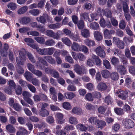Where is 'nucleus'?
I'll return each instance as SVG.
<instances>
[{
    "label": "nucleus",
    "instance_id": "a211bd4d",
    "mask_svg": "<svg viewBox=\"0 0 135 135\" xmlns=\"http://www.w3.org/2000/svg\"><path fill=\"white\" fill-rule=\"evenodd\" d=\"M98 120L96 117H92L89 118L88 121L92 125H96V123Z\"/></svg>",
    "mask_w": 135,
    "mask_h": 135
},
{
    "label": "nucleus",
    "instance_id": "0e129e2a",
    "mask_svg": "<svg viewBox=\"0 0 135 135\" xmlns=\"http://www.w3.org/2000/svg\"><path fill=\"white\" fill-rule=\"evenodd\" d=\"M106 21H105L104 18L102 17L99 22L100 26L102 27H106L105 24H106Z\"/></svg>",
    "mask_w": 135,
    "mask_h": 135
},
{
    "label": "nucleus",
    "instance_id": "4468645a",
    "mask_svg": "<svg viewBox=\"0 0 135 135\" xmlns=\"http://www.w3.org/2000/svg\"><path fill=\"white\" fill-rule=\"evenodd\" d=\"M72 112L74 114L79 115H81L82 113L81 109L77 107L74 108L72 110Z\"/></svg>",
    "mask_w": 135,
    "mask_h": 135
},
{
    "label": "nucleus",
    "instance_id": "4d7b16f0",
    "mask_svg": "<svg viewBox=\"0 0 135 135\" xmlns=\"http://www.w3.org/2000/svg\"><path fill=\"white\" fill-rule=\"evenodd\" d=\"M29 13L33 16H37L39 13V11L37 9H34L30 10Z\"/></svg>",
    "mask_w": 135,
    "mask_h": 135
},
{
    "label": "nucleus",
    "instance_id": "1a4fd4ad",
    "mask_svg": "<svg viewBox=\"0 0 135 135\" xmlns=\"http://www.w3.org/2000/svg\"><path fill=\"white\" fill-rule=\"evenodd\" d=\"M46 33L48 36L51 37L54 39H58L59 38V36L58 34L54 33L51 30H47Z\"/></svg>",
    "mask_w": 135,
    "mask_h": 135
},
{
    "label": "nucleus",
    "instance_id": "4be33fe9",
    "mask_svg": "<svg viewBox=\"0 0 135 135\" xmlns=\"http://www.w3.org/2000/svg\"><path fill=\"white\" fill-rule=\"evenodd\" d=\"M40 115L42 117H46L49 115V113L46 109H40L39 112Z\"/></svg>",
    "mask_w": 135,
    "mask_h": 135
},
{
    "label": "nucleus",
    "instance_id": "4c0bfd02",
    "mask_svg": "<svg viewBox=\"0 0 135 135\" xmlns=\"http://www.w3.org/2000/svg\"><path fill=\"white\" fill-rule=\"evenodd\" d=\"M98 15L96 13H92L90 15L91 17V20L89 19L88 21L89 22H91L94 20L97 21L98 18Z\"/></svg>",
    "mask_w": 135,
    "mask_h": 135
},
{
    "label": "nucleus",
    "instance_id": "f03ea898",
    "mask_svg": "<svg viewBox=\"0 0 135 135\" xmlns=\"http://www.w3.org/2000/svg\"><path fill=\"white\" fill-rule=\"evenodd\" d=\"M75 71L79 75L84 74L86 72L85 68L83 65L80 66L78 65H76L74 67Z\"/></svg>",
    "mask_w": 135,
    "mask_h": 135
},
{
    "label": "nucleus",
    "instance_id": "f3484780",
    "mask_svg": "<svg viewBox=\"0 0 135 135\" xmlns=\"http://www.w3.org/2000/svg\"><path fill=\"white\" fill-rule=\"evenodd\" d=\"M94 35L95 39L98 41H100L102 39V35L98 31H95L94 32Z\"/></svg>",
    "mask_w": 135,
    "mask_h": 135
},
{
    "label": "nucleus",
    "instance_id": "338daca9",
    "mask_svg": "<svg viewBox=\"0 0 135 135\" xmlns=\"http://www.w3.org/2000/svg\"><path fill=\"white\" fill-rule=\"evenodd\" d=\"M22 94L24 100L30 98L31 96V95L28 92L26 91H23Z\"/></svg>",
    "mask_w": 135,
    "mask_h": 135
},
{
    "label": "nucleus",
    "instance_id": "79ce46f5",
    "mask_svg": "<svg viewBox=\"0 0 135 135\" xmlns=\"http://www.w3.org/2000/svg\"><path fill=\"white\" fill-rule=\"evenodd\" d=\"M55 43L54 40L53 39L48 40L45 41V45L48 46H52L54 45Z\"/></svg>",
    "mask_w": 135,
    "mask_h": 135
},
{
    "label": "nucleus",
    "instance_id": "a19ab883",
    "mask_svg": "<svg viewBox=\"0 0 135 135\" xmlns=\"http://www.w3.org/2000/svg\"><path fill=\"white\" fill-rule=\"evenodd\" d=\"M65 96L66 99H71L75 96V94L72 92L67 93L65 94Z\"/></svg>",
    "mask_w": 135,
    "mask_h": 135
},
{
    "label": "nucleus",
    "instance_id": "7c9ffc66",
    "mask_svg": "<svg viewBox=\"0 0 135 135\" xmlns=\"http://www.w3.org/2000/svg\"><path fill=\"white\" fill-rule=\"evenodd\" d=\"M81 35L84 37L87 38L90 36V32L89 30L86 29H84L81 32Z\"/></svg>",
    "mask_w": 135,
    "mask_h": 135
},
{
    "label": "nucleus",
    "instance_id": "ea45409f",
    "mask_svg": "<svg viewBox=\"0 0 135 135\" xmlns=\"http://www.w3.org/2000/svg\"><path fill=\"white\" fill-rule=\"evenodd\" d=\"M81 18L82 19H84L85 20H87L89 19H90L89 18V16L87 13L84 12L81 13L80 14Z\"/></svg>",
    "mask_w": 135,
    "mask_h": 135
},
{
    "label": "nucleus",
    "instance_id": "680f3d73",
    "mask_svg": "<svg viewBox=\"0 0 135 135\" xmlns=\"http://www.w3.org/2000/svg\"><path fill=\"white\" fill-rule=\"evenodd\" d=\"M46 120L48 123L50 124L54 123V119L52 117L49 116L46 118Z\"/></svg>",
    "mask_w": 135,
    "mask_h": 135
},
{
    "label": "nucleus",
    "instance_id": "c9c22d12",
    "mask_svg": "<svg viewBox=\"0 0 135 135\" xmlns=\"http://www.w3.org/2000/svg\"><path fill=\"white\" fill-rule=\"evenodd\" d=\"M103 61V65L105 68L108 69H110L111 68V66L109 61L105 59Z\"/></svg>",
    "mask_w": 135,
    "mask_h": 135
},
{
    "label": "nucleus",
    "instance_id": "b1692460",
    "mask_svg": "<svg viewBox=\"0 0 135 135\" xmlns=\"http://www.w3.org/2000/svg\"><path fill=\"white\" fill-rule=\"evenodd\" d=\"M62 41L65 44L69 46H70L72 44L70 40L67 37L62 38Z\"/></svg>",
    "mask_w": 135,
    "mask_h": 135
},
{
    "label": "nucleus",
    "instance_id": "5fc2aeb1",
    "mask_svg": "<svg viewBox=\"0 0 135 135\" xmlns=\"http://www.w3.org/2000/svg\"><path fill=\"white\" fill-rule=\"evenodd\" d=\"M62 106L64 108L67 110H69L71 108V106L68 102H64L63 103Z\"/></svg>",
    "mask_w": 135,
    "mask_h": 135
},
{
    "label": "nucleus",
    "instance_id": "c03bdc74",
    "mask_svg": "<svg viewBox=\"0 0 135 135\" xmlns=\"http://www.w3.org/2000/svg\"><path fill=\"white\" fill-rule=\"evenodd\" d=\"M127 2L126 1V2H123V8L124 12L126 13H128L129 11L128 7Z\"/></svg>",
    "mask_w": 135,
    "mask_h": 135
},
{
    "label": "nucleus",
    "instance_id": "6e6d98bb",
    "mask_svg": "<svg viewBox=\"0 0 135 135\" xmlns=\"http://www.w3.org/2000/svg\"><path fill=\"white\" fill-rule=\"evenodd\" d=\"M69 122L70 123L75 124H77L78 123L76 118L74 117H71L69 118Z\"/></svg>",
    "mask_w": 135,
    "mask_h": 135
},
{
    "label": "nucleus",
    "instance_id": "6e6552de",
    "mask_svg": "<svg viewBox=\"0 0 135 135\" xmlns=\"http://www.w3.org/2000/svg\"><path fill=\"white\" fill-rule=\"evenodd\" d=\"M117 71L121 75H123L126 74L127 70L125 67L122 65L118 66Z\"/></svg>",
    "mask_w": 135,
    "mask_h": 135
},
{
    "label": "nucleus",
    "instance_id": "052dcab7",
    "mask_svg": "<svg viewBox=\"0 0 135 135\" xmlns=\"http://www.w3.org/2000/svg\"><path fill=\"white\" fill-rule=\"evenodd\" d=\"M24 76L26 79L28 81H30L32 76L31 73L29 72H26L24 74Z\"/></svg>",
    "mask_w": 135,
    "mask_h": 135
},
{
    "label": "nucleus",
    "instance_id": "f8f14e48",
    "mask_svg": "<svg viewBox=\"0 0 135 135\" xmlns=\"http://www.w3.org/2000/svg\"><path fill=\"white\" fill-rule=\"evenodd\" d=\"M97 88L99 90L104 91L107 89V86L106 84L103 82H100L98 85Z\"/></svg>",
    "mask_w": 135,
    "mask_h": 135
},
{
    "label": "nucleus",
    "instance_id": "6ab92c4d",
    "mask_svg": "<svg viewBox=\"0 0 135 135\" xmlns=\"http://www.w3.org/2000/svg\"><path fill=\"white\" fill-rule=\"evenodd\" d=\"M92 59L94 61L96 65L99 66L101 65L102 61L98 57L95 55H93L92 56Z\"/></svg>",
    "mask_w": 135,
    "mask_h": 135
},
{
    "label": "nucleus",
    "instance_id": "09e8293b",
    "mask_svg": "<svg viewBox=\"0 0 135 135\" xmlns=\"http://www.w3.org/2000/svg\"><path fill=\"white\" fill-rule=\"evenodd\" d=\"M54 49L52 47L49 48H46V51H45L46 55H52L54 52Z\"/></svg>",
    "mask_w": 135,
    "mask_h": 135
},
{
    "label": "nucleus",
    "instance_id": "393cba45",
    "mask_svg": "<svg viewBox=\"0 0 135 135\" xmlns=\"http://www.w3.org/2000/svg\"><path fill=\"white\" fill-rule=\"evenodd\" d=\"M110 76L113 80L116 81L119 79V75L117 73L113 72L110 73Z\"/></svg>",
    "mask_w": 135,
    "mask_h": 135
},
{
    "label": "nucleus",
    "instance_id": "3c124183",
    "mask_svg": "<svg viewBox=\"0 0 135 135\" xmlns=\"http://www.w3.org/2000/svg\"><path fill=\"white\" fill-rule=\"evenodd\" d=\"M90 28L94 30L98 29L99 27V24L96 22H92L90 25Z\"/></svg>",
    "mask_w": 135,
    "mask_h": 135
},
{
    "label": "nucleus",
    "instance_id": "ddd939ff",
    "mask_svg": "<svg viewBox=\"0 0 135 135\" xmlns=\"http://www.w3.org/2000/svg\"><path fill=\"white\" fill-rule=\"evenodd\" d=\"M57 118L58 123L60 124H62L64 123V120L63 119V115L61 113H57L56 115Z\"/></svg>",
    "mask_w": 135,
    "mask_h": 135
},
{
    "label": "nucleus",
    "instance_id": "37998d69",
    "mask_svg": "<svg viewBox=\"0 0 135 135\" xmlns=\"http://www.w3.org/2000/svg\"><path fill=\"white\" fill-rule=\"evenodd\" d=\"M106 107L102 106L99 107L98 108V112L101 114H104L107 110Z\"/></svg>",
    "mask_w": 135,
    "mask_h": 135
},
{
    "label": "nucleus",
    "instance_id": "69168bd1",
    "mask_svg": "<svg viewBox=\"0 0 135 135\" xmlns=\"http://www.w3.org/2000/svg\"><path fill=\"white\" fill-rule=\"evenodd\" d=\"M15 91L17 94L21 95L22 91L21 87L20 85H18L15 89Z\"/></svg>",
    "mask_w": 135,
    "mask_h": 135
},
{
    "label": "nucleus",
    "instance_id": "864d4df0",
    "mask_svg": "<svg viewBox=\"0 0 135 135\" xmlns=\"http://www.w3.org/2000/svg\"><path fill=\"white\" fill-rule=\"evenodd\" d=\"M126 23L125 21L124 20H122L120 21L119 24V27L122 30H124L126 27Z\"/></svg>",
    "mask_w": 135,
    "mask_h": 135
},
{
    "label": "nucleus",
    "instance_id": "412c9836",
    "mask_svg": "<svg viewBox=\"0 0 135 135\" xmlns=\"http://www.w3.org/2000/svg\"><path fill=\"white\" fill-rule=\"evenodd\" d=\"M80 47V46L77 43L73 42L71 46V49L73 50L78 51L79 50Z\"/></svg>",
    "mask_w": 135,
    "mask_h": 135
},
{
    "label": "nucleus",
    "instance_id": "423d86ee",
    "mask_svg": "<svg viewBox=\"0 0 135 135\" xmlns=\"http://www.w3.org/2000/svg\"><path fill=\"white\" fill-rule=\"evenodd\" d=\"M31 18L27 16H24L21 18L19 20V22L22 25H27L30 22Z\"/></svg>",
    "mask_w": 135,
    "mask_h": 135
},
{
    "label": "nucleus",
    "instance_id": "9d476101",
    "mask_svg": "<svg viewBox=\"0 0 135 135\" xmlns=\"http://www.w3.org/2000/svg\"><path fill=\"white\" fill-rule=\"evenodd\" d=\"M62 128L61 125H57L56 128V134L57 135H66V132L63 129L60 130Z\"/></svg>",
    "mask_w": 135,
    "mask_h": 135
},
{
    "label": "nucleus",
    "instance_id": "bb28decb",
    "mask_svg": "<svg viewBox=\"0 0 135 135\" xmlns=\"http://www.w3.org/2000/svg\"><path fill=\"white\" fill-rule=\"evenodd\" d=\"M38 60L39 61H37L36 64V65L37 66H40V65L39 64L40 62H41L44 65H47V62L42 57H39Z\"/></svg>",
    "mask_w": 135,
    "mask_h": 135
},
{
    "label": "nucleus",
    "instance_id": "72a5a7b5",
    "mask_svg": "<svg viewBox=\"0 0 135 135\" xmlns=\"http://www.w3.org/2000/svg\"><path fill=\"white\" fill-rule=\"evenodd\" d=\"M115 112L118 115H122L124 114L123 109L120 108L116 107L114 108Z\"/></svg>",
    "mask_w": 135,
    "mask_h": 135
},
{
    "label": "nucleus",
    "instance_id": "5701e85b",
    "mask_svg": "<svg viewBox=\"0 0 135 135\" xmlns=\"http://www.w3.org/2000/svg\"><path fill=\"white\" fill-rule=\"evenodd\" d=\"M84 42L86 45L89 47L94 45L95 43L93 40L88 39H86L84 40Z\"/></svg>",
    "mask_w": 135,
    "mask_h": 135
},
{
    "label": "nucleus",
    "instance_id": "f704fd0d",
    "mask_svg": "<svg viewBox=\"0 0 135 135\" xmlns=\"http://www.w3.org/2000/svg\"><path fill=\"white\" fill-rule=\"evenodd\" d=\"M7 130L10 133H13L15 131V128L11 124H8L6 126Z\"/></svg>",
    "mask_w": 135,
    "mask_h": 135
},
{
    "label": "nucleus",
    "instance_id": "0eeeda50",
    "mask_svg": "<svg viewBox=\"0 0 135 135\" xmlns=\"http://www.w3.org/2000/svg\"><path fill=\"white\" fill-rule=\"evenodd\" d=\"M115 31L113 30H111L110 31L106 29L104 32V37L106 39H109L111 37L112 34L115 33Z\"/></svg>",
    "mask_w": 135,
    "mask_h": 135
},
{
    "label": "nucleus",
    "instance_id": "2f4dec72",
    "mask_svg": "<svg viewBox=\"0 0 135 135\" xmlns=\"http://www.w3.org/2000/svg\"><path fill=\"white\" fill-rule=\"evenodd\" d=\"M61 25V23H57L56 24H51L49 25L48 27L50 28L55 29L59 28Z\"/></svg>",
    "mask_w": 135,
    "mask_h": 135
},
{
    "label": "nucleus",
    "instance_id": "8fccbe9b",
    "mask_svg": "<svg viewBox=\"0 0 135 135\" xmlns=\"http://www.w3.org/2000/svg\"><path fill=\"white\" fill-rule=\"evenodd\" d=\"M27 55L28 59L32 63H35L36 61L34 57L31 53L28 52L27 53Z\"/></svg>",
    "mask_w": 135,
    "mask_h": 135
},
{
    "label": "nucleus",
    "instance_id": "13d9d810",
    "mask_svg": "<svg viewBox=\"0 0 135 135\" xmlns=\"http://www.w3.org/2000/svg\"><path fill=\"white\" fill-rule=\"evenodd\" d=\"M95 106L93 105L90 103H87L86 104V109L88 110H95Z\"/></svg>",
    "mask_w": 135,
    "mask_h": 135
},
{
    "label": "nucleus",
    "instance_id": "9b49d317",
    "mask_svg": "<svg viewBox=\"0 0 135 135\" xmlns=\"http://www.w3.org/2000/svg\"><path fill=\"white\" fill-rule=\"evenodd\" d=\"M118 96L123 100H126L128 97V92L127 91L121 90Z\"/></svg>",
    "mask_w": 135,
    "mask_h": 135
},
{
    "label": "nucleus",
    "instance_id": "bf43d9fd",
    "mask_svg": "<svg viewBox=\"0 0 135 135\" xmlns=\"http://www.w3.org/2000/svg\"><path fill=\"white\" fill-rule=\"evenodd\" d=\"M47 126V124L44 122H42L36 124V127L39 129H41L43 128H45Z\"/></svg>",
    "mask_w": 135,
    "mask_h": 135
},
{
    "label": "nucleus",
    "instance_id": "cd10ccee",
    "mask_svg": "<svg viewBox=\"0 0 135 135\" xmlns=\"http://www.w3.org/2000/svg\"><path fill=\"white\" fill-rule=\"evenodd\" d=\"M38 60L39 61H37L36 64V65L37 66H40V65L39 64L40 62H41L44 65H47V62L42 57H39Z\"/></svg>",
    "mask_w": 135,
    "mask_h": 135
},
{
    "label": "nucleus",
    "instance_id": "774afa93",
    "mask_svg": "<svg viewBox=\"0 0 135 135\" xmlns=\"http://www.w3.org/2000/svg\"><path fill=\"white\" fill-rule=\"evenodd\" d=\"M111 62L112 64L114 65H115L118 63L119 59L115 57L114 56L111 60Z\"/></svg>",
    "mask_w": 135,
    "mask_h": 135
},
{
    "label": "nucleus",
    "instance_id": "7ed1b4c3",
    "mask_svg": "<svg viewBox=\"0 0 135 135\" xmlns=\"http://www.w3.org/2000/svg\"><path fill=\"white\" fill-rule=\"evenodd\" d=\"M20 58L17 57L16 58V61L18 65H22L23 64V61L26 60V57L23 52L21 51H19Z\"/></svg>",
    "mask_w": 135,
    "mask_h": 135
},
{
    "label": "nucleus",
    "instance_id": "473e14b6",
    "mask_svg": "<svg viewBox=\"0 0 135 135\" xmlns=\"http://www.w3.org/2000/svg\"><path fill=\"white\" fill-rule=\"evenodd\" d=\"M104 13L107 17L111 18L112 17V13L110 10L106 9L104 11Z\"/></svg>",
    "mask_w": 135,
    "mask_h": 135
},
{
    "label": "nucleus",
    "instance_id": "49530a36",
    "mask_svg": "<svg viewBox=\"0 0 135 135\" xmlns=\"http://www.w3.org/2000/svg\"><path fill=\"white\" fill-rule=\"evenodd\" d=\"M35 39L38 43L41 44H43L45 42L44 38L41 36L35 37Z\"/></svg>",
    "mask_w": 135,
    "mask_h": 135
},
{
    "label": "nucleus",
    "instance_id": "58836bf2",
    "mask_svg": "<svg viewBox=\"0 0 135 135\" xmlns=\"http://www.w3.org/2000/svg\"><path fill=\"white\" fill-rule=\"evenodd\" d=\"M45 59L49 63L51 64H55V60L52 58L51 56H47L44 57Z\"/></svg>",
    "mask_w": 135,
    "mask_h": 135
},
{
    "label": "nucleus",
    "instance_id": "de8ad7c7",
    "mask_svg": "<svg viewBox=\"0 0 135 135\" xmlns=\"http://www.w3.org/2000/svg\"><path fill=\"white\" fill-rule=\"evenodd\" d=\"M77 128L82 131H86L87 129V128L85 126L81 124H78L77 125Z\"/></svg>",
    "mask_w": 135,
    "mask_h": 135
},
{
    "label": "nucleus",
    "instance_id": "2eb2a0df",
    "mask_svg": "<svg viewBox=\"0 0 135 135\" xmlns=\"http://www.w3.org/2000/svg\"><path fill=\"white\" fill-rule=\"evenodd\" d=\"M27 6H23L20 8L17 11V12L19 15H22L25 13L28 9Z\"/></svg>",
    "mask_w": 135,
    "mask_h": 135
},
{
    "label": "nucleus",
    "instance_id": "dca6fc26",
    "mask_svg": "<svg viewBox=\"0 0 135 135\" xmlns=\"http://www.w3.org/2000/svg\"><path fill=\"white\" fill-rule=\"evenodd\" d=\"M69 37L71 39L75 41L80 42L81 41L79 37V35L78 34H76L75 35L72 33L71 34V35Z\"/></svg>",
    "mask_w": 135,
    "mask_h": 135
},
{
    "label": "nucleus",
    "instance_id": "e2e57ef3",
    "mask_svg": "<svg viewBox=\"0 0 135 135\" xmlns=\"http://www.w3.org/2000/svg\"><path fill=\"white\" fill-rule=\"evenodd\" d=\"M110 18V21L112 24L114 26L116 27L118 25V22L113 17H112Z\"/></svg>",
    "mask_w": 135,
    "mask_h": 135
},
{
    "label": "nucleus",
    "instance_id": "c85d7f7f",
    "mask_svg": "<svg viewBox=\"0 0 135 135\" xmlns=\"http://www.w3.org/2000/svg\"><path fill=\"white\" fill-rule=\"evenodd\" d=\"M78 28L80 29H83L84 27V23L82 19H80L76 23Z\"/></svg>",
    "mask_w": 135,
    "mask_h": 135
},
{
    "label": "nucleus",
    "instance_id": "e433bc0d",
    "mask_svg": "<svg viewBox=\"0 0 135 135\" xmlns=\"http://www.w3.org/2000/svg\"><path fill=\"white\" fill-rule=\"evenodd\" d=\"M27 134V131L23 128L21 129L20 130L17 132V135H26Z\"/></svg>",
    "mask_w": 135,
    "mask_h": 135
},
{
    "label": "nucleus",
    "instance_id": "603ef678",
    "mask_svg": "<svg viewBox=\"0 0 135 135\" xmlns=\"http://www.w3.org/2000/svg\"><path fill=\"white\" fill-rule=\"evenodd\" d=\"M7 6L9 8H10L12 10H14L17 8L16 4L12 2L9 3L7 5Z\"/></svg>",
    "mask_w": 135,
    "mask_h": 135
},
{
    "label": "nucleus",
    "instance_id": "a18cd8bd",
    "mask_svg": "<svg viewBox=\"0 0 135 135\" xmlns=\"http://www.w3.org/2000/svg\"><path fill=\"white\" fill-rule=\"evenodd\" d=\"M38 18H37V19L40 22L43 24H45L46 22V16L43 15V16H41L39 17V20H38Z\"/></svg>",
    "mask_w": 135,
    "mask_h": 135
},
{
    "label": "nucleus",
    "instance_id": "a878e982",
    "mask_svg": "<svg viewBox=\"0 0 135 135\" xmlns=\"http://www.w3.org/2000/svg\"><path fill=\"white\" fill-rule=\"evenodd\" d=\"M104 102L107 105L112 104V99L110 96H108L105 98Z\"/></svg>",
    "mask_w": 135,
    "mask_h": 135
},
{
    "label": "nucleus",
    "instance_id": "aec40b11",
    "mask_svg": "<svg viewBox=\"0 0 135 135\" xmlns=\"http://www.w3.org/2000/svg\"><path fill=\"white\" fill-rule=\"evenodd\" d=\"M101 74L102 77L105 78H107L110 76V72L107 70H103L101 71Z\"/></svg>",
    "mask_w": 135,
    "mask_h": 135
},
{
    "label": "nucleus",
    "instance_id": "39448f33",
    "mask_svg": "<svg viewBox=\"0 0 135 135\" xmlns=\"http://www.w3.org/2000/svg\"><path fill=\"white\" fill-rule=\"evenodd\" d=\"M124 124L126 128L127 129L132 128L134 126L133 121L131 119H125Z\"/></svg>",
    "mask_w": 135,
    "mask_h": 135
},
{
    "label": "nucleus",
    "instance_id": "c756f323",
    "mask_svg": "<svg viewBox=\"0 0 135 135\" xmlns=\"http://www.w3.org/2000/svg\"><path fill=\"white\" fill-rule=\"evenodd\" d=\"M106 123L105 122L98 119L96 125H97L99 128H102L104 127Z\"/></svg>",
    "mask_w": 135,
    "mask_h": 135
},
{
    "label": "nucleus",
    "instance_id": "20e7f679",
    "mask_svg": "<svg viewBox=\"0 0 135 135\" xmlns=\"http://www.w3.org/2000/svg\"><path fill=\"white\" fill-rule=\"evenodd\" d=\"M95 52L97 54L101 57H105L106 55L105 53L100 46H99L96 48Z\"/></svg>",
    "mask_w": 135,
    "mask_h": 135
},
{
    "label": "nucleus",
    "instance_id": "f257e3e1",
    "mask_svg": "<svg viewBox=\"0 0 135 135\" xmlns=\"http://www.w3.org/2000/svg\"><path fill=\"white\" fill-rule=\"evenodd\" d=\"M45 73L47 74H50L51 75L56 78H59L60 75L59 73L54 69L50 68H45Z\"/></svg>",
    "mask_w": 135,
    "mask_h": 135
}]
</instances>
